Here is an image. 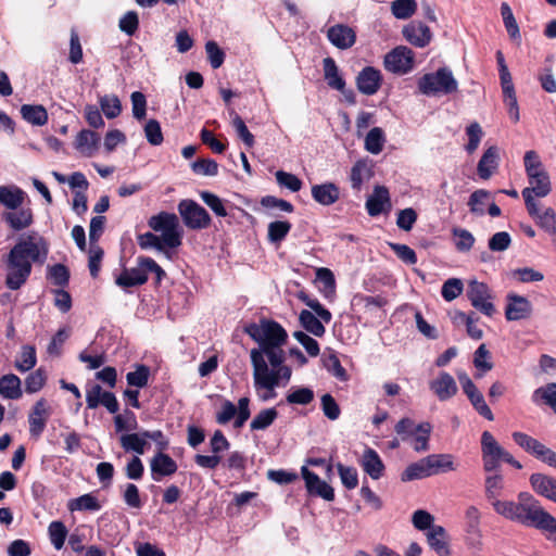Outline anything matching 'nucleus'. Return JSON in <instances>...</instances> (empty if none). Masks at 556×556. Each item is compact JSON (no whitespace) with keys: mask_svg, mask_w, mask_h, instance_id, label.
Segmentation results:
<instances>
[{"mask_svg":"<svg viewBox=\"0 0 556 556\" xmlns=\"http://www.w3.org/2000/svg\"><path fill=\"white\" fill-rule=\"evenodd\" d=\"M48 253L49 243L37 231L22 235L7 256V287L20 289L30 276L33 264H43Z\"/></svg>","mask_w":556,"mask_h":556,"instance_id":"f257e3e1","label":"nucleus"},{"mask_svg":"<svg viewBox=\"0 0 556 556\" xmlns=\"http://www.w3.org/2000/svg\"><path fill=\"white\" fill-rule=\"evenodd\" d=\"M245 332L260 345L258 349H252L250 352L251 364L255 353L256 357L267 362L270 367L287 366L282 345L288 334L278 323L263 320L260 325L251 324L245 328Z\"/></svg>","mask_w":556,"mask_h":556,"instance_id":"f03ea898","label":"nucleus"},{"mask_svg":"<svg viewBox=\"0 0 556 556\" xmlns=\"http://www.w3.org/2000/svg\"><path fill=\"white\" fill-rule=\"evenodd\" d=\"M494 511L505 519L538 529L547 511L529 492H520L517 501L494 503Z\"/></svg>","mask_w":556,"mask_h":556,"instance_id":"7ed1b4c3","label":"nucleus"},{"mask_svg":"<svg viewBox=\"0 0 556 556\" xmlns=\"http://www.w3.org/2000/svg\"><path fill=\"white\" fill-rule=\"evenodd\" d=\"M149 226L154 231L162 232L161 237L152 232L139 236L138 243L141 249H156L162 251L164 247L177 248L181 244V231L179 219L174 213L161 212L149 219Z\"/></svg>","mask_w":556,"mask_h":556,"instance_id":"20e7f679","label":"nucleus"},{"mask_svg":"<svg viewBox=\"0 0 556 556\" xmlns=\"http://www.w3.org/2000/svg\"><path fill=\"white\" fill-rule=\"evenodd\" d=\"M253 382L261 401L267 402L276 397L275 389L287 386L291 379L292 370L289 366L270 367L267 362L253 356Z\"/></svg>","mask_w":556,"mask_h":556,"instance_id":"39448f33","label":"nucleus"},{"mask_svg":"<svg viewBox=\"0 0 556 556\" xmlns=\"http://www.w3.org/2000/svg\"><path fill=\"white\" fill-rule=\"evenodd\" d=\"M418 88L426 96L450 94L457 91L458 83L450 68L441 67L434 73L425 74L418 80Z\"/></svg>","mask_w":556,"mask_h":556,"instance_id":"423d86ee","label":"nucleus"},{"mask_svg":"<svg viewBox=\"0 0 556 556\" xmlns=\"http://www.w3.org/2000/svg\"><path fill=\"white\" fill-rule=\"evenodd\" d=\"M511 437L515 443L527 453L548 466L556 468V452L525 432L516 431L513 432Z\"/></svg>","mask_w":556,"mask_h":556,"instance_id":"0eeeda50","label":"nucleus"},{"mask_svg":"<svg viewBox=\"0 0 556 556\" xmlns=\"http://www.w3.org/2000/svg\"><path fill=\"white\" fill-rule=\"evenodd\" d=\"M481 452L483 469L486 472L496 471L501 466V462H504L505 456H507V451L498 444L489 431H484L481 435Z\"/></svg>","mask_w":556,"mask_h":556,"instance_id":"6e6552de","label":"nucleus"},{"mask_svg":"<svg viewBox=\"0 0 556 556\" xmlns=\"http://www.w3.org/2000/svg\"><path fill=\"white\" fill-rule=\"evenodd\" d=\"M178 212L185 223L190 229H204L211 224L208 213L193 200H182L178 204Z\"/></svg>","mask_w":556,"mask_h":556,"instance_id":"1a4fd4ad","label":"nucleus"},{"mask_svg":"<svg viewBox=\"0 0 556 556\" xmlns=\"http://www.w3.org/2000/svg\"><path fill=\"white\" fill-rule=\"evenodd\" d=\"M528 179L530 186L525 188L521 194L526 206H531L534 210V203H536L534 198H544L549 194L552 190L551 180L546 170L531 174Z\"/></svg>","mask_w":556,"mask_h":556,"instance_id":"9d476101","label":"nucleus"},{"mask_svg":"<svg viewBox=\"0 0 556 556\" xmlns=\"http://www.w3.org/2000/svg\"><path fill=\"white\" fill-rule=\"evenodd\" d=\"M467 296L471 305L486 316H492L495 307L491 302L492 295L489 287L477 280H472L468 285Z\"/></svg>","mask_w":556,"mask_h":556,"instance_id":"9b49d317","label":"nucleus"},{"mask_svg":"<svg viewBox=\"0 0 556 556\" xmlns=\"http://www.w3.org/2000/svg\"><path fill=\"white\" fill-rule=\"evenodd\" d=\"M414 53L407 47H396L384 56V67L391 73L406 74L413 68Z\"/></svg>","mask_w":556,"mask_h":556,"instance_id":"f8f14e48","label":"nucleus"},{"mask_svg":"<svg viewBox=\"0 0 556 556\" xmlns=\"http://www.w3.org/2000/svg\"><path fill=\"white\" fill-rule=\"evenodd\" d=\"M506 301L505 317L508 321H518L531 317L533 306L526 296L508 293Z\"/></svg>","mask_w":556,"mask_h":556,"instance_id":"ddd939ff","label":"nucleus"},{"mask_svg":"<svg viewBox=\"0 0 556 556\" xmlns=\"http://www.w3.org/2000/svg\"><path fill=\"white\" fill-rule=\"evenodd\" d=\"M50 415L51 408L45 399H40L34 404L28 415L29 434L31 438H40Z\"/></svg>","mask_w":556,"mask_h":556,"instance_id":"4468645a","label":"nucleus"},{"mask_svg":"<svg viewBox=\"0 0 556 556\" xmlns=\"http://www.w3.org/2000/svg\"><path fill=\"white\" fill-rule=\"evenodd\" d=\"M302 477L305 481L307 492L312 495L319 496L325 501L331 502L334 500L333 488L326 481L321 480L316 473L308 470L306 466L301 468Z\"/></svg>","mask_w":556,"mask_h":556,"instance_id":"2eb2a0df","label":"nucleus"},{"mask_svg":"<svg viewBox=\"0 0 556 556\" xmlns=\"http://www.w3.org/2000/svg\"><path fill=\"white\" fill-rule=\"evenodd\" d=\"M328 40L338 49L346 50L356 41L355 30L345 24H336L327 30Z\"/></svg>","mask_w":556,"mask_h":556,"instance_id":"dca6fc26","label":"nucleus"},{"mask_svg":"<svg viewBox=\"0 0 556 556\" xmlns=\"http://www.w3.org/2000/svg\"><path fill=\"white\" fill-rule=\"evenodd\" d=\"M429 388L440 401L452 399L458 391L455 379L446 371H441L437 378L431 380Z\"/></svg>","mask_w":556,"mask_h":556,"instance_id":"f3484780","label":"nucleus"},{"mask_svg":"<svg viewBox=\"0 0 556 556\" xmlns=\"http://www.w3.org/2000/svg\"><path fill=\"white\" fill-rule=\"evenodd\" d=\"M405 39L418 48L428 46L432 39L430 28L421 22L413 21L403 28Z\"/></svg>","mask_w":556,"mask_h":556,"instance_id":"a211bd4d","label":"nucleus"},{"mask_svg":"<svg viewBox=\"0 0 556 556\" xmlns=\"http://www.w3.org/2000/svg\"><path fill=\"white\" fill-rule=\"evenodd\" d=\"M381 74L371 66L363 68L356 77V86L359 92L366 96L375 94L381 86Z\"/></svg>","mask_w":556,"mask_h":556,"instance_id":"6ab92c4d","label":"nucleus"},{"mask_svg":"<svg viewBox=\"0 0 556 556\" xmlns=\"http://www.w3.org/2000/svg\"><path fill=\"white\" fill-rule=\"evenodd\" d=\"M526 207L536 225L556 240V212L554 208L546 207L541 211L538 203H534V210L531 206Z\"/></svg>","mask_w":556,"mask_h":556,"instance_id":"aec40b11","label":"nucleus"},{"mask_svg":"<svg viewBox=\"0 0 556 556\" xmlns=\"http://www.w3.org/2000/svg\"><path fill=\"white\" fill-rule=\"evenodd\" d=\"M150 468L154 481H160L162 477L172 476L177 471L176 462L163 451L156 453L151 462Z\"/></svg>","mask_w":556,"mask_h":556,"instance_id":"412c9836","label":"nucleus"},{"mask_svg":"<svg viewBox=\"0 0 556 556\" xmlns=\"http://www.w3.org/2000/svg\"><path fill=\"white\" fill-rule=\"evenodd\" d=\"M427 542L438 556H450V536L442 526H434L427 532Z\"/></svg>","mask_w":556,"mask_h":556,"instance_id":"4be33fe9","label":"nucleus"},{"mask_svg":"<svg viewBox=\"0 0 556 556\" xmlns=\"http://www.w3.org/2000/svg\"><path fill=\"white\" fill-rule=\"evenodd\" d=\"M481 513L478 507L471 505L465 510V531L468 534L471 545H481V529H480Z\"/></svg>","mask_w":556,"mask_h":556,"instance_id":"5701e85b","label":"nucleus"},{"mask_svg":"<svg viewBox=\"0 0 556 556\" xmlns=\"http://www.w3.org/2000/svg\"><path fill=\"white\" fill-rule=\"evenodd\" d=\"M530 484L534 492L556 503V479L544 473H532Z\"/></svg>","mask_w":556,"mask_h":556,"instance_id":"b1692460","label":"nucleus"},{"mask_svg":"<svg viewBox=\"0 0 556 556\" xmlns=\"http://www.w3.org/2000/svg\"><path fill=\"white\" fill-rule=\"evenodd\" d=\"M313 199L325 206L336 203L340 198V190L333 182L314 185L312 187Z\"/></svg>","mask_w":556,"mask_h":556,"instance_id":"393cba45","label":"nucleus"},{"mask_svg":"<svg viewBox=\"0 0 556 556\" xmlns=\"http://www.w3.org/2000/svg\"><path fill=\"white\" fill-rule=\"evenodd\" d=\"M100 137L94 131L84 129L78 132L75 147L76 149L87 157L94 155L99 149Z\"/></svg>","mask_w":556,"mask_h":556,"instance_id":"a878e982","label":"nucleus"},{"mask_svg":"<svg viewBox=\"0 0 556 556\" xmlns=\"http://www.w3.org/2000/svg\"><path fill=\"white\" fill-rule=\"evenodd\" d=\"M361 466L374 480H378L383 475L384 465L378 453L372 448L368 447L364 451L361 459Z\"/></svg>","mask_w":556,"mask_h":556,"instance_id":"bb28decb","label":"nucleus"},{"mask_svg":"<svg viewBox=\"0 0 556 556\" xmlns=\"http://www.w3.org/2000/svg\"><path fill=\"white\" fill-rule=\"evenodd\" d=\"M390 206L389 190L383 186H376L374 193L366 201V208L370 216H377L384 210V205Z\"/></svg>","mask_w":556,"mask_h":556,"instance_id":"cd10ccee","label":"nucleus"},{"mask_svg":"<svg viewBox=\"0 0 556 556\" xmlns=\"http://www.w3.org/2000/svg\"><path fill=\"white\" fill-rule=\"evenodd\" d=\"M426 457L432 476L455 471L458 468V464L455 463V457L452 454H431Z\"/></svg>","mask_w":556,"mask_h":556,"instance_id":"c85d7f7f","label":"nucleus"},{"mask_svg":"<svg viewBox=\"0 0 556 556\" xmlns=\"http://www.w3.org/2000/svg\"><path fill=\"white\" fill-rule=\"evenodd\" d=\"M3 220L14 230H23L33 224V212L30 208H21L2 214Z\"/></svg>","mask_w":556,"mask_h":556,"instance_id":"c756f323","label":"nucleus"},{"mask_svg":"<svg viewBox=\"0 0 556 556\" xmlns=\"http://www.w3.org/2000/svg\"><path fill=\"white\" fill-rule=\"evenodd\" d=\"M25 195V192L16 186H0V204L11 211L23 204Z\"/></svg>","mask_w":556,"mask_h":556,"instance_id":"7c9ffc66","label":"nucleus"},{"mask_svg":"<svg viewBox=\"0 0 556 556\" xmlns=\"http://www.w3.org/2000/svg\"><path fill=\"white\" fill-rule=\"evenodd\" d=\"M324 77L331 89L344 92L345 81L339 73L336 61L328 56L323 60Z\"/></svg>","mask_w":556,"mask_h":556,"instance_id":"2f4dec72","label":"nucleus"},{"mask_svg":"<svg viewBox=\"0 0 556 556\" xmlns=\"http://www.w3.org/2000/svg\"><path fill=\"white\" fill-rule=\"evenodd\" d=\"M498 166V149L490 147L478 163V174L482 179H489Z\"/></svg>","mask_w":556,"mask_h":556,"instance_id":"473e14b6","label":"nucleus"},{"mask_svg":"<svg viewBox=\"0 0 556 556\" xmlns=\"http://www.w3.org/2000/svg\"><path fill=\"white\" fill-rule=\"evenodd\" d=\"M148 280V275L142 268L124 269L123 273L116 278L115 282L121 288H130L141 286Z\"/></svg>","mask_w":556,"mask_h":556,"instance_id":"72a5a7b5","label":"nucleus"},{"mask_svg":"<svg viewBox=\"0 0 556 556\" xmlns=\"http://www.w3.org/2000/svg\"><path fill=\"white\" fill-rule=\"evenodd\" d=\"M504 478L500 473H492L485 477L484 492L486 500L494 508V503L502 502L498 497L504 490Z\"/></svg>","mask_w":556,"mask_h":556,"instance_id":"f704fd0d","label":"nucleus"},{"mask_svg":"<svg viewBox=\"0 0 556 556\" xmlns=\"http://www.w3.org/2000/svg\"><path fill=\"white\" fill-rule=\"evenodd\" d=\"M0 395L9 400H17L22 396L21 379L9 374L0 378Z\"/></svg>","mask_w":556,"mask_h":556,"instance_id":"c9c22d12","label":"nucleus"},{"mask_svg":"<svg viewBox=\"0 0 556 556\" xmlns=\"http://www.w3.org/2000/svg\"><path fill=\"white\" fill-rule=\"evenodd\" d=\"M501 15L503 18L504 26L508 33L510 40L520 45L521 35L518 23L514 16L513 10L507 2L501 4Z\"/></svg>","mask_w":556,"mask_h":556,"instance_id":"e433bc0d","label":"nucleus"},{"mask_svg":"<svg viewBox=\"0 0 556 556\" xmlns=\"http://www.w3.org/2000/svg\"><path fill=\"white\" fill-rule=\"evenodd\" d=\"M119 442L121 446L126 452H135L138 455L144 454L146 447L149 446L147 438L143 435V431L140 433L122 434Z\"/></svg>","mask_w":556,"mask_h":556,"instance_id":"4c0bfd02","label":"nucleus"},{"mask_svg":"<svg viewBox=\"0 0 556 556\" xmlns=\"http://www.w3.org/2000/svg\"><path fill=\"white\" fill-rule=\"evenodd\" d=\"M299 320L301 326L315 337H323L326 332L324 321L311 311L303 309L300 313Z\"/></svg>","mask_w":556,"mask_h":556,"instance_id":"58836bf2","label":"nucleus"},{"mask_svg":"<svg viewBox=\"0 0 556 556\" xmlns=\"http://www.w3.org/2000/svg\"><path fill=\"white\" fill-rule=\"evenodd\" d=\"M431 470L427 457L409 464L402 473L403 481H413L431 477Z\"/></svg>","mask_w":556,"mask_h":556,"instance_id":"ea45409f","label":"nucleus"},{"mask_svg":"<svg viewBox=\"0 0 556 556\" xmlns=\"http://www.w3.org/2000/svg\"><path fill=\"white\" fill-rule=\"evenodd\" d=\"M21 114L33 125L42 126L48 122V113L42 105L24 104L21 108Z\"/></svg>","mask_w":556,"mask_h":556,"instance_id":"a19ab883","label":"nucleus"},{"mask_svg":"<svg viewBox=\"0 0 556 556\" xmlns=\"http://www.w3.org/2000/svg\"><path fill=\"white\" fill-rule=\"evenodd\" d=\"M37 356L33 345H23L18 353L14 366L21 372H26L36 366Z\"/></svg>","mask_w":556,"mask_h":556,"instance_id":"79ce46f5","label":"nucleus"},{"mask_svg":"<svg viewBox=\"0 0 556 556\" xmlns=\"http://www.w3.org/2000/svg\"><path fill=\"white\" fill-rule=\"evenodd\" d=\"M386 142L384 132L380 127H374L365 137V149L371 154H379Z\"/></svg>","mask_w":556,"mask_h":556,"instance_id":"37998d69","label":"nucleus"},{"mask_svg":"<svg viewBox=\"0 0 556 556\" xmlns=\"http://www.w3.org/2000/svg\"><path fill=\"white\" fill-rule=\"evenodd\" d=\"M452 235L454 237V244L457 251L468 252L472 249L476 239L470 231L455 227L452 229Z\"/></svg>","mask_w":556,"mask_h":556,"instance_id":"c03bdc74","label":"nucleus"},{"mask_svg":"<svg viewBox=\"0 0 556 556\" xmlns=\"http://www.w3.org/2000/svg\"><path fill=\"white\" fill-rule=\"evenodd\" d=\"M370 178V169L368 168L365 162L358 161L356 162L350 175L351 186L354 190L359 191L364 181Z\"/></svg>","mask_w":556,"mask_h":556,"instance_id":"a18cd8bd","label":"nucleus"},{"mask_svg":"<svg viewBox=\"0 0 556 556\" xmlns=\"http://www.w3.org/2000/svg\"><path fill=\"white\" fill-rule=\"evenodd\" d=\"M432 426L429 422H421L416 426L417 435L413 440V448L416 452H426L429 450V437Z\"/></svg>","mask_w":556,"mask_h":556,"instance_id":"49530a36","label":"nucleus"},{"mask_svg":"<svg viewBox=\"0 0 556 556\" xmlns=\"http://www.w3.org/2000/svg\"><path fill=\"white\" fill-rule=\"evenodd\" d=\"M291 229V224L287 220L271 222L267 228V238L271 243L281 242Z\"/></svg>","mask_w":556,"mask_h":556,"instance_id":"de8ad7c7","label":"nucleus"},{"mask_svg":"<svg viewBox=\"0 0 556 556\" xmlns=\"http://www.w3.org/2000/svg\"><path fill=\"white\" fill-rule=\"evenodd\" d=\"M490 352L485 344H481L473 354L475 367L481 371L476 375L477 378H481L484 372L493 368V364L490 362Z\"/></svg>","mask_w":556,"mask_h":556,"instance_id":"09e8293b","label":"nucleus"},{"mask_svg":"<svg viewBox=\"0 0 556 556\" xmlns=\"http://www.w3.org/2000/svg\"><path fill=\"white\" fill-rule=\"evenodd\" d=\"M100 108L108 118H115L122 112V104L117 96L105 94L99 100Z\"/></svg>","mask_w":556,"mask_h":556,"instance_id":"8fccbe9b","label":"nucleus"},{"mask_svg":"<svg viewBox=\"0 0 556 556\" xmlns=\"http://www.w3.org/2000/svg\"><path fill=\"white\" fill-rule=\"evenodd\" d=\"M415 0H394L391 3V12L399 20L409 18L416 11Z\"/></svg>","mask_w":556,"mask_h":556,"instance_id":"3c124183","label":"nucleus"},{"mask_svg":"<svg viewBox=\"0 0 556 556\" xmlns=\"http://www.w3.org/2000/svg\"><path fill=\"white\" fill-rule=\"evenodd\" d=\"M490 198V192L483 189H479L472 192L468 201L470 212L476 215H483L485 213L484 207L488 204Z\"/></svg>","mask_w":556,"mask_h":556,"instance_id":"603ef678","label":"nucleus"},{"mask_svg":"<svg viewBox=\"0 0 556 556\" xmlns=\"http://www.w3.org/2000/svg\"><path fill=\"white\" fill-rule=\"evenodd\" d=\"M532 399L534 402H539V400L544 401L556 414V383H548L536 389L533 392Z\"/></svg>","mask_w":556,"mask_h":556,"instance_id":"864d4df0","label":"nucleus"},{"mask_svg":"<svg viewBox=\"0 0 556 556\" xmlns=\"http://www.w3.org/2000/svg\"><path fill=\"white\" fill-rule=\"evenodd\" d=\"M50 541L55 549L60 551L66 540L67 529L62 521H52L48 528Z\"/></svg>","mask_w":556,"mask_h":556,"instance_id":"5fc2aeb1","label":"nucleus"},{"mask_svg":"<svg viewBox=\"0 0 556 556\" xmlns=\"http://www.w3.org/2000/svg\"><path fill=\"white\" fill-rule=\"evenodd\" d=\"M278 412L276 408H266L261 410L250 424L252 430H265L277 418Z\"/></svg>","mask_w":556,"mask_h":556,"instance_id":"6e6d98bb","label":"nucleus"},{"mask_svg":"<svg viewBox=\"0 0 556 556\" xmlns=\"http://www.w3.org/2000/svg\"><path fill=\"white\" fill-rule=\"evenodd\" d=\"M70 510H99L101 505L96 496L92 494H84L75 500H72L68 504Z\"/></svg>","mask_w":556,"mask_h":556,"instance_id":"4d7b16f0","label":"nucleus"},{"mask_svg":"<svg viewBox=\"0 0 556 556\" xmlns=\"http://www.w3.org/2000/svg\"><path fill=\"white\" fill-rule=\"evenodd\" d=\"M48 279H50L55 286L65 287L70 280V271L63 264H55L48 267Z\"/></svg>","mask_w":556,"mask_h":556,"instance_id":"13d9d810","label":"nucleus"},{"mask_svg":"<svg viewBox=\"0 0 556 556\" xmlns=\"http://www.w3.org/2000/svg\"><path fill=\"white\" fill-rule=\"evenodd\" d=\"M232 115V127L235 128L238 137L244 142L245 146L249 148L253 147L254 144V136L250 132L248 129L243 119L235 112L231 113Z\"/></svg>","mask_w":556,"mask_h":556,"instance_id":"bf43d9fd","label":"nucleus"},{"mask_svg":"<svg viewBox=\"0 0 556 556\" xmlns=\"http://www.w3.org/2000/svg\"><path fill=\"white\" fill-rule=\"evenodd\" d=\"M194 174L201 176H216L218 164L211 159H200L191 164Z\"/></svg>","mask_w":556,"mask_h":556,"instance_id":"052dcab7","label":"nucleus"},{"mask_svg":"<svg viewBox=\"0 0 556 556\" xmlns=\"http://www.w3.org/2000/svg\"><path fill=\"white\" fill-rule=\"evenodd\" d=\"M149 375V368L144 365H139L135 371L126 375V380L129 386L143 388L148 384Z\"/></svg>","mask_w":556,"mask_h":556,"instance_id":"680f3d73","label":"nucleus"},{"mask_svg":"<svg viewBox=\"0 0 556 556\" xmlns=\"http://www.w3.org/2000/svg\"><path fill=\"white\" fill-rule=\"evenodd\" d=\"M337 468L342 484L349 490L355 489L358 484V476L356 469L353 467L344 466L340 463L337 465Z\"/></svg>","mask_w":556,"mask_h":556,"instance_id":"e2e57ef3","label":"nucleus"},{"mask_svg":"<svg viewBox=\"0 0 556 556\" xmlns=\"http://www.w3.org/2000/svg\"><path fill=\"white\" fill-rule=\"evenodd\" d=\"M119 29L128 36H132L139 27V17L137 12H126L118 22Z\"/></svg>","mask_w":556,"mask_h":556,"instance_id":"0e129e2a","label":"nucleus"},{"mask_svg":"<svg viewBox=\"0 0 556 556\" xmlns=\"http://www.w3.org/2000/svg\"><path fill=\"white\" fill-rule=\"evenodd\" d=\"M463 292V282L458 278H450L442 286V296L445 301L455 300Z\"/></svg>","mask_w":556,"mask_h":556,"instance_id":"69168bd1","label":"nucleus"},{"mask_svg":"<svg viewBox=\"0 0 556 556\" xmlns=\"http://www.w3.org/2000/svg\"><path fill=\"white\" fill-rule=\"evenodd\" d=\"M46 375L45 371L39 368L27 376L25 379V390L27 393H36L38 392L46 383Z\"/></svg>","mask_w":556,"mask_h":556,"instance_id":"338daca9","label":"nucleus"},{"mask_svg":"<svg viewBox=\"0 0 556 556\" xmlns=\"http://www.w3.org/2000/svg\"><path fill=\"white\" fill-rule=\"evenodd\" d=\"M144 135L149 143L160 146L163 142L161 125L156 119H149L144 126Z\"/></svg>","mask_w":556,"mask_h":556,"instance_id":"774afa93","label":"nucleus"}]
</instances>
